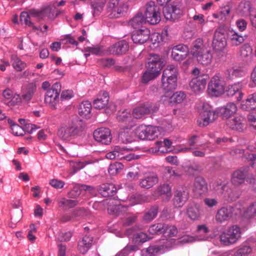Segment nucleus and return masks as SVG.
Listing matches in <instances>:
<instances>
[{"mask_svg":"<svg viewBox=\"0 0 256 256\" xmlns=\"http://www.w3.org/2000/svg\"><path fill=\"white\" fill-rule=\"evenodd\" d=\"M176 244V240L174 238L164 240L158 244L150 245L142 252V256H157L170 250Z\"/></svg>","mask_w":256,"mask_h":256,"instance_id":"nucleus-1","label":"nucleus"},{"mask_svg":"<svg viewBox=\"0 0 256 256\" xmlns=\"http://www.w3.org/2000/svg\"><path fill=\"white\" fill-rule=\"evenodd\" d=\"M84 127L83 122L76 118L68 126L60 127L58 130V135L63 140H68L70 138L78 135L84 130Z\"/></svg>","mask_w":256,"mask_h":256,"instance_id":"nucleus-2","label":"nucleus"},{"mask_svg":"<svg viewBox=\"0 0 256 256\" xmlns=\"http://www.w3.org/2000/svg\"><path fill=\"white\" fill-rule=\"evenodd\" d=\"M240 238L241 230L237 225L232 226L220 236V242L226 246L234 244Z\"/></svg>","mask_w":256,"mask_h":256,"instance_id":"nucleus-3","label":"nucleus"},{"mask_svg":"<svg viewBox=\"0 0 256 256\" xmlns=\"http://www.w3.org/2000/svg\"><path fill=\"white\" fill-rule=\"evenodd\" d=\"M163 14L167 20L175 21L182 15V3L178 1L173 2L163 8Z\"/></svg>","mask_w":256,"mask_h":256,"instance_id":"nucleus-4","label":"nucleus"},{"mask_svg":"<svg viewBox=\"0 0 256 256\" xmlns=\"http://www.w3.org/2000/svg\"><path fill=\"white\" fill-rule=\"evenodd\" d=\"M160 8L155 4L154 2L150 1L146 5L144 18L146 22L151 24H156L160 21Z\"/></svg>","mask_w":256,"mask_h":256,"instance_id":"nucleus-5","label":"nucleus"},{"mask_svg":"<svg viewBox=\"0 0 256 256\" xmlns=\"http://www.w3.org/2000/svg\"><path fill=\"white\" fill-rule=\"evenodd\" d=\"M217 118V114L208 104H204L200 110V118L198 120L200 126H207Z\"/></svg>","mask_w":256,"mask_h":256,"instance_id":"nucleus-6","label":"nucleus"},{"mask_svg":"<svg viewBox=\"0 0 256 256\" xmlns=\"http://www.w3.org/2000/svg\"><path fill=\"white\" fill-rule=\"evenodd\" d=\"M158 110V106L156 104L146 102L136 108L133 110L132 114L134 117L138 119L142 118L144 115L156 112Z\"/></svg>","mask_w":256,"mask_h":256,"instance_id":"nucleus-7","label":"nucleus"},{"mask_svg":"<svg viewBox=\"0 0 256 256\" xmlns=\"http://www.w3.org/2000/svg\"><path fill=\"white\" fill-rule=\"evenodd\" d=\"M60 88V83L56 82L52 86L51 88L48 89L46 92L44 101L53 108H55L58 101Z\"/></svg>","mask_w":256,"mask_h":256,"instance_id":"nucleus-8","label":"nucleus"},{"mask_svg":"<svg viewBox=\"0 0 256 256\" xmlns=\"http://www.w3.org/2000/svg\"><path fill=\"white\" fill-rule=\"evenodd\" d=\"M224 89V86L220 78L218 75H215L208 84L207 91L209 95L218 96L223 93Z\"/></svg>","mask_w":256,"mask_h":256,"instance_id":"nucleus-9","label":"nucleus"},{"mask_svg":"<svg viewBox=\"0 0 256 256\" xmlns=\"http://www.w3.org/2000/svg\"><path fill=\"white\" fill-rule=\"evenodd\" d=\"M249 167L242 168L234 171L232 174L231 182L234 186H239L244 183L245 180L247 181L248 178H252L250 176Z\"/></svg>","mask_w":256,"mask_h":256,"instance_id":"nucleus-10","label":"nucleus"},{"mask_svg":"<svg viewBox=\"0 0 256 256\" xmlns=\"http://www.w3.org/2000/svg\"><path fill=\"white\" fill-rule=\"evenodd\" d=\"M94 138L96 141L103 144H109L112 141L110 130L106 128H100L94 132Z\"/></svg>","mask_w":256,"mask_h":256,"instance_id":"nucleus-11","label":"nucleus"},{"mask_svg":"<svg viewBox=\"0 0 256 256\" xmlns=\"http://www.w3.org/2000/svg\"><path fill=\"white\" fill-rule=\"evenodd\" d=\"M234 208L230 206H222L218 209L215 215V220L218 224L229 220L232 216Z\"/></svg>","mask_w":256,"mask_h":256,"instance_id":"nucleus-12","label":"nucleus"},{"mask_svg":"<svg viewBox=\"0 0 256 256\" xmlns=\"http://www.w3.org/2000/svg\"><path fill=\"white\" fill-rule=\"evenodd\" d=\"M189 198L188 190L186 187L178 188L175 192L173 199L174 204L176 207H182Z\"/></svg>","mask_w":256,"mask_h":256,"instance_id":"nucleus-13","label":"nucleus"},{"mask_svg":"<svg viewBox=\"0 0 256 256\" xmlns=\"http://www.w3.org/2000/svg\"><path fill=\"white\" fill-rule=\"evenodd\" d=\"M189 54V48L186 45L178 44L172 48V57L176 61H182L185 59Z\"/></svg>","mask_w":256,"mask_h":256,"instance_id":"nucleus-14","label":"nucleus"},{"mask_svg":"<svg viewBox=\"0 0 256 256\" xmlns=\"http://www.w3.org/2000/svg\"><path fill=\"white\" fill-rule=\"evenodd\" d=\"M208 78V76L205 74L193 78L190 82V86L194 92H199L204 90Z\"/></svg>","mask_w":256,"mask_h":256,"instance_id":"nucleus-15","label":"nucleus"},{"mask_svg":"<svg viewBox=\"0 0 256 256\" xmlns=\"http://www.w3.org/2000/svg\"><path fill=\"white\" fill-rule=\"evenodd\" d=\"M212 44L216 50L221 51L224 48L226 45V40L224 30L218 28L216 30Z\"/></svg>","mask_w":256,"mask_h":256,"instance_id":"nucleus-16","label":"nucleus"},{"mask_svg":"<svg viewBox=\"0 0 256 256\" xmlns=\"http://www.w3.org/2000/svg\"><path fill=\"white\" fill-rule=\"evenodd\" d=\"M150 34V30L147 28H144L134 31L132 35V39L134 43L142 44L148 40Z\"/></svg>","mask_w":256,"mask_h":256,"instance_id":"nucleus-17","label":"nucleus"},{"mask_svg":"<svg viewBox=\"0 0 256 256\" xmlns=\"http://www.w3.org/2000/svg\"><path fill=\"white\" fill-rule=\"evenodd\" d=\"M56 8L54 5H49L43 8L41 11H37L35 10H30V14L34 16H46L50 20H54L56 17L55 14Z\"/></svg>","mask_w":256,"mask_h":256,"instance_id":"nucleus-18","label":"nucleus"},{"mask_svg":"<svg viewBox=\"0 0 256 256\" xmlns=\"http://www.w3.org/2000/svg\"><path fill=\"white\" fill-rule=\"evenodd\" d=\"M208 191V184L204 178L202 177L196 178L193 188L194 194L196 196H202L206 194Z\"/></svg>","mask_w":256,"mask_h":256,"instance_id":"nucleus-19","label":"nucleus"},{"mask_svg":"<svg viewBox=\"0 0 256 256\" xmlns=\"http://www.w3.org/2000/svg\"><path fill=\"white\" fill-rule=\"evenodd\" d=\"M36 91V84L34 82L28 83L22 88L21 98L24 102H29L34 96Z\"/></svg>","mask_w":256,"mask_h":256,"instance_id":"nucleus-20","label":"nucleus"},{"mask_svg":"<svg viewBox=\"0 0 256 256\" xmlns=\"http://www.w3.org/2000/svg\"><path fill=\"white\" fill-rule=\"evenodd\" d=\"M164 62L160 58V56L157 54H150L148 62L146 64L147 68L156 70L160 72V71L164 66Z\"/></svg>","mask_w":256,"mask_h":256,"instance_id":"nucleus-21","label":"nucleus"},{"mask_svg":"<svg viewBox=\"0 0 256 256\" xmlns=\"http://www.w3.org/2000/svg\"><path fill=\"white\" fill-rule=\"evenodd\" d=\"M129 49V44L124 40L119 41L108 48L110 54L115 55H121L126 54Z\"/></svg>","mask_w":256,"mask_h":256,"instance_id":"nucleus-22","label":"nucleus"},{"mask_svg":"<svg viewBox=\"0 0 256 256\" xmlns=\"http://www.w3.org/2000/svg\"><path fill=\"white\" fill-rule=\"evenodd\" d=\"M158 181V178L156 174H148L140 180L139 185L142 188L148 189L156 184Z\"/></svg>","mask_w":256,"mask_h":256,"instance_id":"nucleus-23","label":"nucleus"},{"mask_svg":"<svg viewBox=\"0 0 256 256\" xmlns=\"http://www.w3.org/2000/svg\"><path fill=\"white\" fill-rule=\"evenodd\" d=\"M109 101V96L106 92H101L98 96L96 99L93 102V106L94 108L101 110L105 108Z\"/></svg>","mask_w":256,"mask_h":256,"instance_id":"nucleus-24","label":"nucleus"},{"mask_svg":"<svg viewBox=\"0 0 256 256\" xmlns=\"http://www.w3.org/2000/svg\"><path fill=\"white\" fill-rule=\"evenodd\" d=\"M246 122V120L244 118L238 116L228 121L226 124L232 130L242 131L245 127Z\"/></svg>","mask_w":256,"mask_h":256,"instance_id":"nucleus-25","label":"nucleus"},{"mask_svg":"<svg viewBox=\"0 0 256 256\" xmlns=\"http://www.w3.org/2000/svg\"><path fill=\"white\" fill-rule=\"evenodd\" d=\"M92 186L86 184H76L73 188L68 193V196L70 198H76L81 194L82 190L88 191L92 192L94 190Z\"/></svg>","mask_w":256,"mask_h":256,"instance_id":"nucleus-26","label":"nucleus"},{"mask_svg":"<svg viewBox=\"0 0 256 256\" xmlns=\"http://www.w3.org/2000/svg\"><path fill=\"white\" fill-rule=\"evenodd\" d=\"M237 111V106L234 102H228L220 110V112L223 119H228Z\"/></svg>","mask_w":256,"mask_h":256,"instance_id":"nucleus-27","label":"nucleus"},{"mask_svg":"<svg viewBox=\"0 0 256 256\" xmlns=\"http://www.w3.org/2000/svg\"><path fill=\"white\" fill-rule=\"evenodd\" d=\"M98 191L104 197H108L114 196L116 192V188L112 184H104L100 186Z\"/></svg>","mask_w":256,"mask_h":256,"instance_id":"nucleus-28","label":"nucleus"},{"mask_svg":"<svg viewBox=\"0 0 256 256\" xmlns=\"http://www.w3.org/2000/svg\"><path fill=\"white\" fill-rule=\"evenodd\" d=\"M240 108L245 111L256 108V92L248 95L247 98L242 102Z\"/></svg>","mask_w":256,"mask_h":256,"instance_id":"nucleus-29","label":"nucleus"},{"mask_svg":"<svg viewBox=\"0 0 256 256\" xmlns=\"http://www.w3.org/2000/svg\"><path fill=\"white\" fill-rule=\"evenodd\" d=\"M198 63L204 66H208L212 62L213 56L210 50H205L194 56Z\"/></svg>","mask_w":256,"mask_h":256,"instance_id":"nucleus-30","label":"nucleus"},{"mask_svg":"<svg viewBox=\"0 0 256 256\" xmlns=\"http://www.w3.org/2000/svg\"><path fill=\"white\" fill-rule=\"evenodd\" d=\"M240 58L246 63L251 62L252 57V49L248 44L242 46L240 48Z\"/></svg>","mask_w":256,"mask_h":256,"instance_id":"nucleus-31","label":"nucleus"},{"mask_svg":"<svg viewBox=\"0 0 256 256\" xmlns=\"http://www.w3.org/2000/svg\"><path fill=\"white\" fill-rule=\"evenodd\" d=\"M177 78H162V88L165 92H172L177 87Z\"/></svg>","mask_w":256,"mask_h":256,"instance_id":"nucleus-32","label":"nucleus"},{"mask_svg":"<svg viewBox=\"0 0 256 256\" xmlns=\"http://www.w3.org/2000/svg\"><path fill=\"white\" fill-rule=\"evenodd\" d=\"M212 148L210 146L209 142H206L200 146L199 147L194 148L192 150V154L196 157L204 158L206 156V152L207 150L212 151Z\"/></svg>","mask_w":256,"mask_h":256,"instance_id":"nucleus-33","label":"nucleus"},{"mask_svg":"<svg viewBox=\"0 0 256 256\" xmlns=\"http://www.w3.org/2000/svg\"><path fill=\"white\" fill-rule=\"evenodd\" d=\"M125 150L124 148H120V146H116L113 150L106 154V158L110 160H114L115 158L121 160L122 158L128 160V156H123V152Z\"/></svg>","mask_w":256,"mask_h":256,"instance_id":"nucleus-34","label":"nucleus"},{"mask_svg":"<svg viewBox=\"0 0 256 256\" xmlns=\"http://www.w3.org/2000/svg\"><path fill=\"white\" fill-rule=\"evenodd\" d=\"M186 213L188 216L192 220H197L200 218V208L196 204H190L188 206Z\"/></svg>","mask_w":256,"mask_h":256,"instance_id":"nucleus-35","label":"nucleus"},{"mask_svg":"<svg viewBox=\"0 0 256 256\" xmlns=\"http://www.w3.org/2000/svg\"><path fill=\"white\" fill-rule=\"evenodd\" d=\"M92 110L91 103L88 101H84L80 104L78 108L79 114L82 118H88Z\"/></svg>","mask_w":256,"mask_h":256,"instance_id":"nucleus-36","label":"nucleus"},{"mask_svg":"<svg viewBox=\"0 0 256 256\" xmlns=\"http://www.w3.org/2000/svg\"><path fill=\"white\" fill-rule=\"evenodd\" d=\"M92 238L88 236H84L82 239L78 242V250L82 254H86L92 246Z\"/></svg>","mask_w":256,"mask_h":256,"instance_id":"nucleus-37","label":"nucleus"},{"mask_svg":"<svg viewBox=\"0 0 256 256\" xmlns=\"http://www.w3.org/2000/svg\"><path fill=\"white\" fill-rule=\"evenodd\" d=\"M240 86L239 84H234L230 86L226 90V94L228 96H235L236 100L240 101L243 97V93L240 90Z\"/></svg>","mask_w":256,"mask_h":256,"instance_id":"nucleus-38","label":"nucleus"},{"mask_svg":"<svg viewBox=\"0 0 256 256\" xmlns=\"http://www.w3.org/2000/svg\"><path fill=\"white\" fill-rule=\"evenodd\" d=\"M144 16L142 12H138L129 22V24L134 28H138L146 22Z\"/></svg>","mask_w":256,"mask_h":256,"instance_id":"nucleus-39","label":"nucleus"},{"mask_svg":"<svg viewBox=\"0 0 256 256\" xmlns=\"http://www.w3.org/2000/svg\"><path fill=\"white\" fill-rule=\"evenodd\" d=\"M205 50L206 48L204 44L203 40L200 38H198L193 42L190 52L194 56Z\"/></svg>","mask_w":256,"mask_h":256,"instance_id":"nucleus-40","label":"nucleus"},{"mask_svg":"<svg viewBox=\"0 0 256 256\" xmlns=\"http://www.w3.org/2000/svg\"><path fill=\"white\" fill-rule=\"evenodd\" d=\"M245 36L239 34L238 32L231 31L229 34V42L232 46H238L245 40Z\"/></svg>","mask_w":256,"mask_h":256,"instance_id":"nucleus-41","label":"nucleus"},{"mask_svg":"<svg viewBox=\"0 0 256 256\" xmlns=\"http://www.w3.org/2000/svg\"><path fill=\"white\" fill-rule=\"evenodd\" d=\"M78 204L77 200L67 199L66 198H62L58 202V206L63 210H66L73 208L76 206Z\"/></svg>","mask_w":256,"mask_h":256,"instance_id":"nucleus-42","label":"nucleus"},{"mask_svg":"<svg viewBox=\"0 0 256 256\" xmlns=\"http://www.w3.org/2000/svg\"><path fill=\"white\" fill-rule=\"evenodd\" d=\"M143 74L142 78V82L144 84H146L151 80L156 78L159 74L160 72L156 70H152L150 68H147Z\"/></svg>","mask_w":256,"mask_h":256,"instance_id":"nucleus-43","label":"nucleus"},{"mask_svg":"<svg viewBox=\"0 0 256 256\" xmlns=\"http://www.w3.org/2000/svg\"><path fill=\"white\" fill-rule=\"evenodd\" d=\"M118 141L123 144H127L132 142L131 132L130 129L126 128L121 130L118 134Z\"/></svg>","mask_w":256,"mask_h":256,"instance_id":"nucleus-44","label":"nucleus"},{"mask_svg":"<svg viewBox=\"0 0 256 256\" xmlns=\"http://www.w3.org/2000/svg\"><path fill=\"white\" fill-rule=\"evenodd\" d=\"M252 6L248 1L242 2L238 5V12L243 16H250Z\"/></svg>","mask_w":256,"mask_h":256,"instance_id":"nucleus-45","label":"nucleus"},{"mask_svg":"<svg viewBox=\"0 0 256 256\" xmlns=\"http://www.w3.org/2000/svg\"><path fill=\"white\" fill-rule=\"evenodd\" d=\"M242 74L243 71L241 69L234 67L228 68L224 73L226 77L229 80L240 77L242 76Z\"/></svg>","mask_w":256,"mask_h":256,"instance_id":"nucleus-46","label":"nucleus"},{"mask_svg":"<svg viewBox=\"0 0 256 256\" xmlns=\"http://www.w3.org/2000/svg\"><path fill=\"white\" fill-rule=\"evenodd\" d=\"M178 68L174 65L168 66L163 72L162 78H177Z\"/></svg>","mask_w":256,"mask_h":256,"instance_id":"nucleus-47","label":"nucleus"},{"mask_svg":"<svg viewBox=\"0 0 256 256\" xmlns=\"http://www.w3.org/2000/svg\"><path fill=\"white\" fill-rule=\"evenodd\" d=\"M11 60L12 66L16 70L20 72L26 67V64L22 61L17 56L12 55Z\"/></svg>","mask_w":256,"mask_h":256,"instance_id":"nucleus-48","label":"nucleus"},{"mask_svg":"<svg viewBox=\"0 0 256 256\" xmlns=\"http://www.w3.org/2000/svg\"><path fill=\"white\" fill-rule=\"evenodd\" d=\"M162 234L166 236L173 237L176 236L178 229L174 226L163 223Z\"/></svg>","mask_w":256,"mask_h":256,"instance_id":"nucleus-49","label":"nucleus"},{"mask_svg":"<svg viewBox=\"0 0 256 256\" xmlns=\"http://www.w3.org/2000/svg\"><path fill=\"white\" fill-rule=\"evenodd\" d=\"M146 130V140H152L158 138L160 134L158 128L151 126H147Z\"/></svg>","mask_w":256,"mask_h":256,"instance_id":"nucleus-50","label":"nucleus"},{"mask_svg":"<svg viewBox=\"0 0 256 256\" xmlns=\"http://www.w3.org/2000/svg\"><path fill=\"white\" fill-rule=\"evenodd\" d=\"M164 174L170 179L174 180L176 178H180L182 173L178 170H174L170 166H166L164 168Z\"/></svg>","mask_w":256,"mask_h":256,"instance_id":"nucleus-51","label":"nucleus"},{"mask_svg":"<svg viewBox=\"0 0 256 256\" xmlns=\"http://www.w3.org/2000/svg\"><path fill=\"white\" fill-rule=\"evenodd\" d=\"M163 223H158L151 225L148 230V232L150 234H162L163 230Z\"/></svg>","mask_w":256,"mask_h":256,"instance_id":"nucleus-52","label":"nucleus"},{"mask_svg":"<svg viewBox=\"0 0 256 256\" xmlns=\"http://www.w3.org/2000/svg\"><path fill=\"white\" fill-rule=\"evenodd\" d=\"M106 0H100L97 2H92L91 6L94 10V12L95 14L98 15L102 10L106 4Z\"/></svg>","mask_w":256,"mask_h":256,"instance_id":"nucleus-53","label":"nucleus"},{"mask_svg":"<svg viewBox=\"0 0 256 256\" xmlns=\"http://www.w3.org/2000/svg\"><path fill=\"white\" fill-rule=\"evenodd\" d=\"M118 0H110L107 6V10L112 14L116 12V14H120L122 12L121 10L118 7Z\"/></svg>","mask_w":256,"mask_h":256,"instance_id":"nucleus-54","label":"nucleus"},{"mask_svg":"<svg viewBox=\"0 0 256 256\" xmlns=\"http://www.w3.org/2000/svg\"><path fill=\"white\" fill-rule=\"evenodd\" d=\"M158 206H154L145 214L144 218L147 221L153 220L158 214Z\"/></svg>","mask_w":256,"mask_h":256,"instance_id":"nucleus-55","label":"nucleus"},{"mask_svg":"<svg viewBox=\"0 0 256 256\" xmlns=\"http://www.w3.org/2000/svg\"><path fill=\"white\" fill-rule=\"evenodd\" d=\"M152 238V237L148 236L146 234L140 232L137 233L134 236L133 240L135 242L142 244Z\"/></svg>","mask_w":256,"mask_h":256,"instance_id":"nucleus-56","label":"nucleus"},{"mask_svg":"<svg viewBox=\"0 0 256 256\" xmlns=\"http://www.w3.org/2000/svg\"><path fill=\"white\" fill-rule=\"evenodd\" d=\"M147 129V126L144 125H140L136 128L135 130L136 134L140 139L142 140H146V138Z\"/></svg>","mask_w":256,"mask_h":256,"instance_id":"nucleus-57","label":"nucleus"},{"mask_svg":"<svg viewBox=\"0 0 256 256\" xmlns=\"http://www.w3.org/2000/svg\"><path fill=\"white\" fill-rule=\"evenodd\" d=\"M186 98L185 94L182 92H177L174 93L170 98V102L180 104Z\"/></svg>","mask_w":256,"mask_h":256,"instance_id":"nucleus-58","label":"nucleus"},{"mask_svg":"<svg viewBox=\"0 0 256 256\" xmlns=\"http://www.w3.org/2000/svg\"><path fill=\"white\" fill-rule=\"evenodd\" d=\"M146 197L140 194H134L130 198V202L131 205L141 204L145 201Z\"/></svg>","mask_w":256,"mask_h":256,"instance_id":"nucleus-59","label":"nucleus"},{"mask_svg":"<svg viewBox=\"0 0 256 256\" xmlns=\"http://www.w3.org/2000/svg\"><path fill=\"white\" fill-rule=\"evenodd\" d=\"M123 166L121 163L116 162L110 165L108 172L110 174H116L122 168Z\"/></svg>","mask_w":256,"mask_h":256,"instance_id":"nucleus-60","label":"nucleus"},{"mask_svg":"<svg viewBox=\"0 0 256 256\" xmlns=\"http://www.w3.org/2000/svg\"><path fill=\"white\" fill-rule=\"evenodd\" d=\"M117 119L120 122H130L131 120V114L130 112L126 111L122 112H118L117 116Z\"/></svg>","mask_w":256,"mask_h":256,"instance_id":"nucleus-61","label":"nucleus"},{"mask_svg":"<svg viewBox=\"0 0 256 256\" xmlns=\"http://www.w3.org/2000/svg\"><path fill=\"white\" fill-rule=\"evenodd\" d=\"M20 21L28 26H32V22L30 20V15L26 12H23L20 16Z\"/></svg>","mask_w":256,"mask_h":256,"instance_id":"nucleus-62","label":"nucleus"},{"mask_svg":"<svg viewBox=\"0 0 256 256\" xmlns=\"http://www.w3.org/2000/svg\"><path fill=\"white\" fill-rule=\"evenodd\" d=\"M62 42L64 44H71L75 46L78 44V42L70 34H67L64 36L63 38L61 40Z\"/></svg>","mask_w":256,"mask_h":256,"instance_id":"nucleus-63","label":"nucleus"},{"mask_svg":"<svg viewBox=\"0 0 256 256\" xmlns=\"http://www.w3.org/2000/svg\"><path fill=\"white\" fill-rule=\"evenodd\" d=\"M246 214L249 218H252L256 216V202L252 203L248 207Z\"/></svg>","mask_w":256,"mask_h":256,"instance_id":"nucleus-64","label":"nucleus"}]
</instances>
